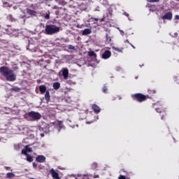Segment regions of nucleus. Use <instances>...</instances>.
<instances>
[{
  "label": "nucleus",
  "instance_id": "1",
  "mask_svg": "<svg viewBox=\"0 0 179 179\" xmlns=\"http://www.w3.org/2000/svg\"><path fill=\"white\" fill-rule=\"evenodd\" d=\"M0 73L6 78L8 82H15L16 80V74L8 66H3L0 67Z\"/></svg>",
  "mask_w": 179,
  "mask_h": 179
},
{
  "label": "nucleus",
  "instance_id": "40",
  "mask_svg": "<svg viewBox=\"0 0 179 179\" xmlns=\"http://www.w3.org/2000/svg\"><path fill=\"white\" fill-rule=\"evenodd\" d=\"M41 136L42 138H43L44 134H41Z\"/></svg>",
  "mask_w": 179,
  "mask_h": 179
},
{
  "label": "nucleus",
  "instance_id": "4",
  "mask_svg": "<svg viewBox=\"0 0 179 179\" xmlns=\"http://www.w3.org/2000/svg\"><path fill=\"white\" fill-rule=\"evenodd\" d=\"M134 97L136 98V99L137 100V101H145V100H146V96L142 94H136L134 95Z\"/></svg>",
  "mask_w": 179,
  "mask_h": 179
},
{
  "label": "nucleus",
  "instance_id": "34",
  "mask_svg": "<svg viewBox=\"0 0 179 179\" xmlns=\"http://www.w3.org/2000/svg\"><path fill=\"white\" fill-rule=\"evenodd\" d=\"M33 166L36 169V167H37V164H36V162H33Z\"/></svg>",
  "mask_w": 179,
  "mask_h": 179
},
{
  "label": "nucleus",
  "instance_id": "2",
  "mask_svg": "<svg viewBox=\"0 0 179 179\" xmlns=\"http://www.w3.org/2000/svg\"><path fill=\"white\" fill-rule=\"evenodd\" d=\"M45 34L52 36V34L59 33V27L54 24H48L45 26Z\"/></svg>",
  "mask_w": 179,
  "mask_h": 179
},
{
  "label": "nucleus",
  "instance_id": "31",
  "mask_svg": "<svg viewBox=\"0 0 179 179\" xmlns=\"http://www.w3.org/2000/svg\"><path fill=\"white\" fill-rule=\"evenodd\" d=\"M45 18L47 20L50 19V14H46Z\"/></svg>",
  "mask_w": 179,
  "mask_h": 179
},
{
  "label": "nucleus",
  "instance_id": "49",
  "mask_svg": "<svg viewBox=\"0 0 179 179\" xmlns=\"http://www.w3.org/2000/svg\"><path fill=\"white\" fill-rule=\"evenodd\" d=\"M177 1H179V0H177Z\"/></svg>",
  "mask_w": 179,
  "mask_h": 179
},
{
  "label": "nucleus",
  "instance_id": "46",
  "mask_svg": "<svg viewBox=\"0 0 179 179\" xmlns=\"http://www.w3.org/2000/svg\"><path fill=\"white\" fill-rule=\"evenodd\" d=\"M87 124H90V122H87Z\"/></svg>",
  "mask_w": 179,
  "mask_h": 179
},
{
  "label": "nucleus",
  "instance_id": "29",
  "mask_svg": "<svg viewBox=\"0 0 179 179\" xmlns=\"http://www.w3.org/2000/svg\"><path fill=\"white\" fill-rule=\"evenodd\" d=\"M22 155H27V150H22Z\"/></svg>",
  "mask_w": 179,
  "mask_h": 179
},
{
  "label": "nucleus",
  "instance_id": "5",
  "mask_svg": "<svg viewBox=\"0 0 179 179\" xmlns=\"http://www.w3.org/2000/svg\"><path fill=\"white\" fill-rule=\"evenodd\" d=\"M50 173L53 179H61L59 178V175L57 173V171H55V170H54V169H51Z\"/></svg>",
  "mask_w": 179,
  "mask_h": 179
},
{
  "label": "nucleus",
  "instance_id": "32",
  "mask_svg": "<svg viewBox=\"0 0 179 179\" xmlns=\"http://www.w3.org/2000/svg\"><path fill=\"white\" fill-rule=\"evenodd\" d=\"M83 179H89V176H87V175H84V176H83Z\"/></svg>",
  "mask_w": 179,
  "mask_h": 179
},
{
  "label": "nucleus",
  "instance_id": "22",
  "mask_svg": "<svg viewBox=\"0 0 179 179\" xmlns=\"http://www.w3.org/2000/svg\"><path fill=\"white\" fill-rule=\"evenodd\" d=\"M8 20H10V22H12V20H13V16H12V15H8L7 17Z\"/></svg>",
  "mask_w": 179,
  "mask_h": 179
},
{
  "label": "nucleus",
  "instance_id": "7",
  "mask_svg": "<svg viewBox=\"0 0 179 179\" xmlns=\"http://www.w3.org/2000/svg\"><path fill=\"white\" fill-rule=\"evenodd\" d=\"M110 57H111V52L110 50L105 51L102 55V58H103V59H108Z\"/></svg>",
  "mask_w": 179,
  "mask_h": 179
},
{
  "label": "nucleus",
  "instance_id": "19",
  "mask_svg": "<svg viewBox=\"0 0 179 179\" xmlns=\"http://www.w3.org/2000/svg\"><path fill=\"white\" fill-rule=\"evenodd\" d=\"M27 162H29L30 163H31V162H33V157H31L30 155H27Z\"/></svg>",
  "mask_w": 179,
  "mask_h": 179
},
{
  "label": "nucleus",
  "instance_id": "44",
  "mask_svg": "<svg viewBox=\"0 0 179 179\" xmlns=\"http://www.w3.org/2000/svg\"><path fill=\"white\" fill-rule=\"evenodd\" d=\"M127 43H129V41L128 40L126 41Z\"/></svg>",
  "mask_w": 179,
  "mask_h": 179
},
{
  "label": "nucleus",
  "instance_id": "43",
  "mask_svg": "<svg viewBox=\"0 0 179 179\" xmlns=\"http://www.w3.org/2000/svg\"><path fill=\"white\" fill-rule=\"evenodd\" d=\"M131 47H132L133 48H135V46H134L133 45H131Z\"/></svg>",
  "mask_w": 179,
  "mask_h": 179
},
{
  "label": "nucleus",
  "instance_id": "36",
  "mask_svg": "<svg viewBox=\"0 0 179 179\" xmlns=\"http://www.w3.org/2000/svg\"><path fill=\"white\" fill-rule=\"evenodd\" d=\"M120 34H122V36H124V31L120 30Z\"/></svg>",
  "mask_w": 179,
  "mask_h": 179
},
{
  "label": "nucleus",
  "instance_id": "27",
  "mask_svg": "<svg viewBox=\"0 0 179 179\" xmlns=\"http://www.w3.org/2000/svg\"><path fill=\"white\" fill-rule=\"evenodd\" d=\"M68 48L69 50H75V46L72 45H69Z\"/></svg>",
  "mask_w": 179,
  "mask_h": 179
},
{
  "label": "nucleus",
  "instance_id": "13",
  "mask_svg": "<svg viewBox=\"0 0 179 179\" xmlns=\"http://www.w3.org/2000/svg\"><path fill=\"white\" fill-rule=\"evenodd\" d=\"M61 87V84L59 83H53V88L55 90H58Z\"/></svg>",
  "mask_w": 179,
  "mask_h": 179
},
{
  "label": "nucleus",
  "instance_id": "21",
  "mask_svg": "<svg viewBox=\"0 0 179 179\" xmlns=\"http://www.w3.org/2000/svg\"><path fill=\"white\" fill-rule=\"evenodd\" d=\"M27 13H29V15H35L36 13L34 10L29 9L27 10Z\"/></svg>",
  "mask_w": 179,
  "mask_h": 179
},
{
  "label": "nucleus",
  "instance_id": "16",
  "mask_svg": "<svg viewBox=\"0 0 179 179\" xmlns=\"http://www.w3.org/2000/svg\"><path fill=\"white\" fill-rule=\"evenodd\" d=\"M88 55L89 57H96V53L94 52V51L91 50L88 52Z\"/></svg>",
  "mask_w": 179,
  "mask_h": 179
},
{
  "label": "nucleus",
  "instance_id": "42",
  "mask_svg": "<svg viewBox=\"0 0 179 179\" xmlns=\"http://www.w3.org/2000/svg\"><path fill=\"white\" fill-rule=\"evenodd\" d=\"M125 15H126V16H129L128 13H125Z\"/></svg>",
  "mask_w": 179,
  "mask_h": 179
},
{
  "label": "nucleus",
  "instance_id": "38",
  "mask_svg": "<svg viewBox=\"0 0 179 179\" xmlns=\"http://www.w3.org/2000/svg\"><path fill=\"white\" fill-rule=\"evenodd\" d=\"M94 19V20H95V22H99V19H97V18H93Z\"/></svg>",
  "mask_w": 179,
  "mask_h": 179
},
{
  "label": "nucleus",
  "instance_id": "6",
  "mask_svg": "<svg viewBox=\"0 0 179 179\" xmlns=\"http://www.w3.org/2000/svg\"><path fill=\"white\" fill-rule=\"evenodd\" d=\"M162 19L164 20H171L173 19V13L171 12L167 13L162 17Z\"/></svg>",
  "mask_w": 179,
  "mask_h": 179
},
{
  "label": "nucleus",
  "instance_id": "17",
  "mask_svg": "<svg viewBox=\"0 0 179 179\" xmlns=\"http://www.w3.org/2000/svg\"><path fill=\"white\" fill-rule=\"evenodd\" d=\"M55 125H58V127L61 129L62 128V122L57 121L55 122Z\"/></svg>",
  "mask_w": 179,
  "mask_h": 179
},
{
  "label": "nucleus",
  "instance_id": "33",
  "mask_svg": "<svg viewBox=\"0 0 179 179\" xmlns=\"http://www.w3.org/2000/svg\"><path fill=\"white\" fill-rule=\"evenodd\" d=\"M155 110L157 113H162V110L160 108H156Z\"/></svg>",
  "mask_w": 179,
  "mask_h": 179
},
{
  "label": "nucleus",
  "instance_id": "8",
  "mask_svg": "<svg viewBox=\"0 0 179 179\" xmlns=\"http://www.w3.org/2000/svg\"><path fill=\"white\" fill-rule=\"evenodd\" d=\"M62 75L64 76V79H68V76L69 75V71L68 69L65 68L62 69Z\"/></svg>",
  "mask_w": 179,
  "mask_h": 179
},
{
  "label": "nucleus",
  "instance_id": "12",
  "mask_svg": "<svg viewBox=\"0 0 179 179\" xmlns=\"http://www.w3.org/2000/svg\"><path fill=\"white\" fill-rule=\"evenodd\" d=\"M39 90H40L41 93H42V94H43L45 93V90H47V87H45V85H41L39 87Z\"/></svg>",
  "mask_w": 179,
  "mask_h": 179
},
{
  "label": "nucleus",
  "instance_id": "48",
  "mask_svg": "<svg viewBox=\"0 0 179 179\" xmlns=\"http://www.w3.org/2000/svg\"><path fill=\"white\" fill-rule=\"evenodd\" d=\"M162 120H163V116H162Z\"/></svg>",
  "mask_w": 179,
  "mask_h": 179
},
{
  "label": "nucleus",
  "instance_id": "37",
  "mask_svg": "<svg viewBox=\"0 0 179 179\" xmlns=\"http://www.w3.org/2000/svg\"><path fill=\"white\" fill-rule=\"evenodd\" d=\"M94 178H99V175H94Z\"/></svg>",
  "mask_w": 179,
  "mask_h": 179
},
{
  "label": "nucleus",
  "instance_id": "35",
  "mask_svg": "<svg viewBox=\"0 0 179 179\" xmlns=\"http://www.w3.org/2000/svg\"><path fill=\"white\" fill-rule=\"evenodd\" d=\"M175 19L176 20H179V15H176Z\"/></svg>",
  "mask_w": 179,
  "mask_h": 179
},
{
  "label": "nucleus",
  "instance_id": "20",
  "mask_svg": "<svg viewBox=\"0 0 179 179\" xmlns=\"http://www.w3.org/2000/svg\"><path fill=\"white\" fill-rule=\"evenodd\" d=\"M106 41L108 43H111V38L108 36V34H106Z\"/></svg>",
  "mask_w": 179,
  "mask_h": 179
},
{
  "label": "nucleus",
  "instance_id": "39",
  "mask_svg": "<svg viewBox=\"0 0 179 179\" xmlns=\"http://www.w3.org/2000/svg\"><path fill=\"white\" fill-rule=\"evenodd\" d=\"M6 170H9V169H10V167H8V166H5Z\"/></svg>",
  "mask_w": 179,
  "mask_h": 179
},
{
  "label": "nucleus",
  "instance_id": "9",
  "mask_svg": "<svg viewBox=\"0 0 179 179\" xmlns=\"http://www.w3.org/2000/svg\"><path fill=\"white\" fill-rule=\"evenodd\" d=\"M36 161L38 163H44L45 162V157L44 155H39L36 157Z\"/></svg>",
  "mask_w": 179,
  "mask_h": 179
},
{
  "label": "nucleus",
  "instance_id": "41",
  "mask_svg": "<svg viewBox=\"0 0 179 179\" xmlns=\"http://www.w3.org/2000/svg\"><path fill=\"white\" fill-rule=\"evenodd\" d=\"M101 22H104V18L101 19Z\"/></svg>",
  "mask_w": 179,
  "mask_h": 179
},
{
  "label": "nucleus",
  "instance_id": "47",
  "mask_svg": "<svg viewBox=\"0 0 179 179\" xmlns=\"http://www.w3.org/2000/svg\"><path fill=\"white\" fill-rule=\"evenodd\" d=\"M97 120H99V116H97Z\"/></svg>",
  "mask_w": 179,
  "mask_h": 179
},
{
  "label": "nucleus",
  "instance_id": "11",
  "mask_svg": "<svg viewBox=\"0 0 179 179\" xmlns=\"http://www.w3.org/2000/svg\"><path fill=\"white\" fill-rule=\"evenodd\" d=\"M92 34V29H85L83 31V36H87V34Z\"/></svg>",
  "mask_w": 179,
  "mask_h": 179
},
{
  "label": "nucleus",
  "instance_id": "10",
  "mask_svg": "<svg viewBox=\"0 0 179 179\" xmlns=\"http://www.w3.org/2000/svg\"><path fill=\"white\" fill-rule=\"evenodd\" d=\"M92 109L94 110V113H96V114H99V113H100L101 110L100 107H99L97 105L94 104L92 106Z\"/></svg>",
  "mask_w": 179,
  "mask_h": 179
},
{
  "label": "nucleus",
  "instance_id": "15",
  "mask_svg": "<svg viewBox=\"0 0 179 179\" xmlns=\"http://www.w3.org/2000/svg\"><path fill=\"white\" fill-rule=\"evenodd\" d=\"M6 177L7 178L12 179L13 177H15V175L13 173H7Z\"/></svg>",
  "mask_w": 179,
  "mask_h": 179
},
{
  "label": "nucleus",
  "instance_id": "30",
  "mask_svg": "<svg viewBox=\"0 0 179 179\" xmlns=\"http://www.w3.org/2000/svg\"><path fill=\"white\" fill-rule=\"evenodd\" d=\"M113 50H115V51H117V52H121V50L118 49V48H113Z\"/></svg>",
  "mask_w": 179,
  "mask_h": 179
},
{
  "label": "nucleus",
  "instance_id": "28",
  "mask_svg": "<svg viewBox=\"0 0 179 179\" xmlns=\"http://www.w3.org/2000/svg\"><path fill=\"white\" fill-rule=\"evenodd\" d=\"M103 93H107V87L104 86V87H103Z\"/></svg>",
  "mask_w": 179,
  "mask_h": 179
},
{
  "label": "nucleus",
  "instance_id": "18",
  "mask_svg": "<svg viewBox=\"0 0 179 179\" xmlns=\"http://www.w3.org/2000/svg\"><path fill=\"white\" fill-rule=\"evenodd\" d=\"M11 90H13V92H20V88L17 87H13L11 88Z\"/></svg>",
  "mask_w": 179,
  "mask_h": 179
},
{
  "label": "nucleus",
  "instance_id": "3",
  "mask_svg": "<svg viewBox=\"0 0 179 179\" xmlns=\"http://www.w3.org/2000/svg\"><path fill=\"white\" fill-rule=\"evenodd\" d=\"M29 117H31V118H33L34 120H40V118H41V115L38 113L36 112H30L29 113Z\"/></svg>",
  "mask_w": 179,
  "mask_h": 179
},
{
  "label": "nucleus",
  "instance_id": "26",
  "mask_svg": "<svg viewBox=\"0 0 179 179\" xmlns=\"http://www.w3.org/2000/svg\"><path fill=\"white\" fill-rule=\"evenodd\" d=\"M26 150L27 152H29L30 153V152H32L31 148H29V146H26Z\"/></svg>",
  "mask_w": 179,
  "mask_h": 179
},
{
  "label": "nucleus",
  "instance_id": "45",
  "mask_svg": "<svg viewBox=\"0 0 179 179\" xmlns=\"http://www.w3.org/2000/svg\"><path fill=\"white\" fill-rule=\"evenodd\" d=\"M95 10H99V9H98V8H96V9H95Z\"/></svg>",
  "mask_w": 179,
  "mask_h": 179
},
{
  "label": "nucleus",
  "instance_id": "24",
  "mask_svg": "<svg viewBox=\"0 0 179 179\" xmlns=\"http://www.w3.org/2000/svg\"><path fill=\"white\" fill-rule=\"evenodd\" d=\"M60 5H62V6H65V5H66V1L64 0L60 1Z\"/></svg>",
  "mask_w": 179,
  "mask_h": 179
},
{
  "label": "nucleus",
  "instance_id": "25",
  "mask_svg": "<svg viewBox=\"0 0 179 179\" xmlns=\"http://www.w3.org/2000/svg\"><path fill=\"white\" fill-rule=\"evenodd\" d=\"M160 0H147V2H150L154 3L155 2H159Z\"/></svg>",
  "mask_w": 179,
  "mask_h": 179
},
{
  "label": "nucleus",
  "instance_id": "14",
  "mask_svg": "<svg viewBox=\"0 0 179 179\" xmlns=\"http://www.w3.org/2000/svg\"><path fill=\"white\" fill-rule=\"evenodd\" d=\"M45 99L46 101H50V91H46L45 94Z\"/></svg>",
  "mask_w": 179,
  "mask_h": 179
},
{
  "label": "nucleus",
  "instance_id": "23",
  "mask_svg": "<svg viewBox=\"0 0 179 179\" xmlns=\"http://www.w3.org/2000/svg\"><path fill=\"white\" fill-rule=\"evenodd\" d=\"M92 169H97V163L94 162L92 165Z\"/></svg>",
  "mask_w": 179,
  "mask_h": 179
}]
</instances>
